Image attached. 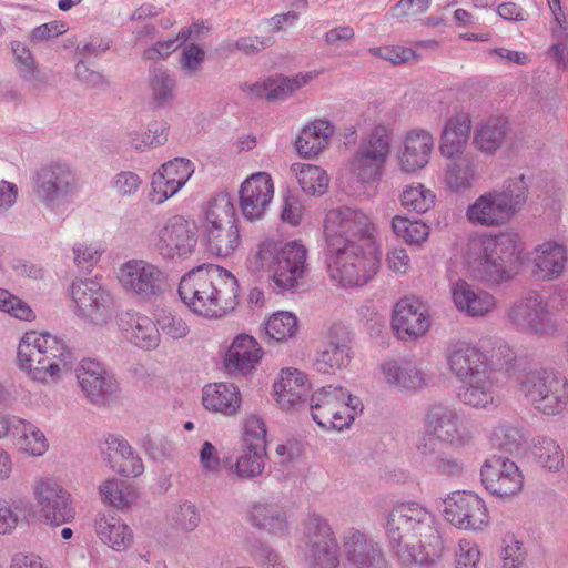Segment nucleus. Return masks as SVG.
Instances as JSON below:
<instances>
[{
  "instance_id": "nucleus-47",
  "label": "nucleus",
  "mask_w": 568,
  "mask_h": 568,
  "mask_svg": "<svg viewBox=\"0 0 568 568\" xmlns=\"http://www.w3.org/2000/svg\"><path fill=\"white\" fill-rule=\"evenodd\" d=\"M236 224V212L232 197L227 193L214 196L204 211L202 229L226 227Z\"/></svg>"
},
{
  "instance_id": "nucleus-48",
  "label": "nucleus",
  "mask_w": 568,
  "mask_h": 568,
  "mask_svg": "<svg viewBox=\"0 0 568 568\" xmlns=\"http://www.w3.org/2000/svg\"><path fill=\"white\" fill-rule=\"evenodd\" d=\"M203 235L210 252L222 257L232 255L240 244L237 224L226 227L203 229Z\"/></svg>"
},
{
  "instance_id": "nucleus-32",
  "label": "nucleus",
  "mask_w": 568,
  "mask_h": 568,
  "mask_svg": "<svg viewBox=\"0 0 568 568\" xmlns=\"http://www.w3.org/2000/svg\"><path fill=\"white\" fill-rule=\"evenodd\" d=\"M434 149L433 135L423 129L407 133L398 154V164L404 172H415L425 168Z\"/></svg>"
},
{
  "instance_id": "nucleus-23",
  "label": "nucleus",
  "mask_w": 568,
  "mask_h": 568,
  "mask_svg": "<svg viewBox=\"0 0 568 568\" xmlns=\"http://www.w3.org/2000/svg\"><path fill=\"white\" fill-rule=\"evenodd\" d=\"M381 374L389 388L400 394L412 395L430 383L420 361L414 358H394L381 364Z\"/></svg>"
},
{
  "instance_id": "nucleus-14",
  "label": "nucleus",
  "mask_w": 568,
  "mask_h": 568,
  "mask_svg": "<svg viewBox=\"0 0 568 568\" xmlns=\"http://www.w3.org/2000/svg\"><path fill=\"white\" fill-rule=\"evenodd\" d=\"M122 287L143 301H153L164 294L170 284L168 273L145 260L125 262L119 273Z\"/></svg>"
},
{
  "instance_id": "nucleus-18",
  "label": "nucleus",
  "mask_w": 568,
  "mask_h": 568,
  "mask_svg": "<svg viewBox=\"0 0 568 568\" xmlns=\"http://www.w3.org/2000/svg\"><path fill=\"white\" fill-rule=\"evenodd\" d=\"M443 503L445 519L458 529L483 531L489 525L486 503L473 491H453Z\"/></svg>"
},
{
  "instance_id": "nucleus-24",
  "label": "nucleus",
  "mask_w": 568,
  "mask_h": 568,
  "mask_svg": "<svg viewBox=\"0 0 568 568\" xmlns=\"http://www.w3.org/2000/svg\"><path fill=\"white\" fill-rule=\"evenodd\" d=\"M444 357L447 369L459 382L491 369L488 356L479 347L466 341L449 342Z\"/></svg>"
},
{
  "instance_id": "nucleus-31",
  "label": "nucleus",
  "mask_w": 568,
  "mask_h": 568,
  "mask_svg": "<svg viewBox=\"0 0 568 568\" xmlns=\"http://www.w3.org/2000/svg\"><path fill=\"white\" fill-rule=\"evenodd\" d=\"M101 453L104 462L123 477H136L144 470L142 459L134 454L130 444L123 438L106 437Z\"/></svg>"
},
{
  "instance_id": "nucleus-49",
  "label": "nucleus",
  "mask_w": 568,
  "mask_h": 568,
  "mask_svg": "<svg viewBox=\"0 0 568 568\" xmlns=\"http://www.w3.org/2000/svg\"><path fill=\"white\" fill-rule=\"evenodd\" d=\"M291 171L306 194L320 196L327 191L329 178L322 168L306 163H293Z\"/></svg>"
},
{
  "instance_id": "nucleus-20",
  "label": "nucleus",
  "mask_w": 568,
  "mask_h": 568,
  "mask_svg": "<svg viewBox=\"0 0 568 568\" xmlns=\"http://www.w3.org/2000/svg\"><path fill=\"white\" fill-rule=\"evenodd\" d=\"M480 477L486 490L500 499L518 495L524 486V476L519 467L501 455H493L485 460Z\"/></svg>"
},
{
  "instance_id": "nucleus-53",
  "label": "nucleus",
  "mask_w": 568,
  "mask_h": 568,
  "mask_svg": "<svg viewBox=\"0 0 568 568\" xmlns=\"http://www.w3.org/2000/svg\"><path fill=\"white\" fill-rule=\"evenodd\" d=\"M11 49L21 78L33 88L43 85L45 77L38 70L30 50L19 41H13Z\"/></svg>"
},
{
  "instance_id": "nucleus-15",
  "label": "nucleus",
  "mask_w": 568,
  "mask_h": 568,
  "mask_svg": "<svg viewBox=\"0 0 568 568\" xmlns=\"http://www.w3.org/2000/svg\"><path fill=\"white\" fill-rule=\"evenodd\" d=\"M74 313L84 322L105 325L114 314V300L110 291L94 280H80L71 285Z\"/></svg>"
},
{
  "instance_id": "nucleus-40",
  "label": "nucleus",
  "mask_w": 568,
  "mask_h": 568,
  "mask_svg": "<svg viewBox=\"0 0 568 568\" xmlns=\"http://www.w3.org/2000/svg\"><path fill=\"white\" fill-rule=\"evenodd\" d=\"M148 87L150 90L151 102L155 108H168L175 101L178 81L174 73L166 67H150Z\"/></svg>"
},
{
  "instance_id": "nucleus-3",
  "label": "nucleus",
  "mask_w": 568,
  "mask_h": 568,
  "mask_svg": "<svg viewBox=\"0 0 568 568\" xmlns=\"http://www.w3.org/2000/svg\"><path fill=\"white\" fill-rule=\"evenodd\" d=\"M521 251L519 237L514 233L471 239L466 252L468 271L489 287L500 285L517 274Z\"/></svg>"
},
{
  "instance_id": "nucleus-50",
  "label": "nucleus",
  "mask_w": 568,
  "mask_h": 568,
  "mask_svg": "<svg viewBox=\"0 0 568 568\" xmlns=\"http://www.w3.org/2000/svg\"><path fill=\"white\" fill-rule=\"evenodd\" d=\"M316 71L298 73L294 77L276 75L268 78V102L283 101L293 95L317 77Z\"/></svg>"
},
{
  "instance_id": "nucleus-13",
  "label": "nucleus",
  "mask_w": 568,
  "mask_h": 568,
  "mask_svg": "<svg viewBox=\"0 0 568 568\" xmlns=\"http://www.w3.org/2000/svg\"><path fill=\"white\" fill-rule=\"evenodd\" d=\"M390 153V130L376 125L362 139L349 165L353 174L362 183H373L381 179Z\"/></svg>"
},
{
  "instance_id": "nucleus-36",
  "label": "nucleus",
  "mask_w": 568,
  "mask_h": 568,
  "mask_svg": "<svg viewBox=\"0 0 568 568\" xmlns=\"http://www.w3.org/2000/svg\"><path fill=\"white\" fill-rule=\"evenodd\" d=\"M263 357V349L256 339L247 334H240L229 347L225 366L229 371L243 374L251 372Z\"/></svg>"
},
{
  "instance_id": "nucleus-62",
  "label": "nucleus",
  "mask_w": 568,
  "mask_h": 568,
  "mask_svg": "<svg viewBox=\"0 0 568 568\" xmlns=\"http://www.w3.org/2000/svg\"><path fill=\"white\" fill-rule=\"evenodd\" d=\"M101 246L95 242H77L72 246L73 263L78 270L90 272L101 257Z\"/></svg>"
},
{
  "instance_id": "nucleus-46",
  "label": "nucleus",
  "mask_w": 568,
  "mask_h": 568,
  "mask_svg": "<svg viewBox=\"0 0 568 568\" xmlns=\"http://www.w3.org/2000/svg\"><path fill=\"white\" fill-rule=\"evenodd\" d=\"M12 436L16 437L18 448L30 456H42L49 448L43 432L27 419L21 418V423L16 424Z\"/></svg>"
},
{
  "instance_id": "nucleus-29",
  "label": "nucleus",
  "mask_w": 568,
  "mask_h": 568,
  "mask_svg": "<svg viewBox=\"0 0 568 568\" xmlns=\"http://www.w3.org/2000/svg\"><path fill=\"white\" fill-rule=\"evenodd\" d=\"M246 519L253 528L271 536L284 537L290 530L287 516L282 506L265 498L253 501L247 507Z\"/></svg>"
},
{
  "instance_id": "nucleus-51",
  "label": "nucleus",
  "mask_w": 568,
  "mask_h": 568,
  "mask_svg": "<svg viewBox=\"0 0 568 568\" xmlns=\"http://www.w3.org/2000/svg\"><path fill=\"white\" fill-rule=\"evenodd\" d=\"M99 494L104 504L118 509L130 507L138 498L134 487L115 478L102 481L99 486Z\"/></svg>"
},
{
  "instance_id": "nucleus-54",
  "label": "nucleus",
  "mask_w": 568,
  "mask_h": 568,
  "mask_svg": "<svg viewBox=\"0 0 568 568\" xmlns=\"http://www.w3.org/2000/svg\"><path fill=\"white\" fill-rule=\"evenodd\" d=\"M435 193L420 183L406 185L399 200L404 209L418 214L426 213L435 204Z\"/></svg>"
},
{
  "instance_id": "nucleus-37",
  "label": "nucleus",
  "mask_w": 568,
  "mask_h": 568,
  "mask_svg": "<svg viewBox=\"0 0 568 568\" xmlns=\"http://www.w3.org/2000/svg\"><path fill=\"white\" fill-rule=\"evenodd\" d=\"M444 168V183L453 192H464L474 186L479 175L477 164L470 154H458L447 158Z\"/></svg>"
},
{
  "instance_id": "nucleus-39",
  "label": "nucleus",
  "mask_w": 568,
  "mask_h": 568,
  "mask_svg": "<svg viewBox=\"0 0 568 568\" xmlns=\"http://www.w3.org/2000/svg\"><path fill=\"white\" fill-rule=\"evenodd\" d=\"M470 133V118L458 113L450 116L442 132L439 151L445 158L463 154Z\"/></svg>"
},
{
  "instance_id": "nucleus-30",
  "label": "nucleus",
  "mask_w": 568,
  "mask_h": 568,
  "mask_svg": "<svg viewBox=\"0 0 568 568\" xmlns=\"http://www.w3.org/2000/svg\"><path fill=\"white\" fill-rule=\"evenodd\" d=\"M450 294L456 308L471 317H483L496 307L493 294L464 280L452 284Z\"/></svg>"
},
{
  "instance_id": "nucleus-55",
  "label": "nucleus",
  "mask_w": 568,
  "mask_h": 568,
  "mask_svg": "<svg viewBox=\"0 0 568 568\" xmlns=\"http://www.w3.org/2000/svg\"><path fill=\"white\" fill-rule=\"evenodd\" d=\"M266 452L244 447L243 453L237 457L235 464L230 467L239 479H254L264 471V456Z\"/></svg>"
},
{
  "instance_id": "nucleus-60",
  "label": "nucleus",
  "mask_w": 568,
  "mask_h": 568,
  "mask_svg": "<svg viewBox=\"0 0 568 568\" xmlns=\"http://www.w3.org/2000/svg\"><path fill=\"white\" fill-rule=\"evenodd\" d=\"M538 463L549 469L559 470L564 465V454L560 446L551 438L544 437L535 445Z\"/></svg>"
},
{
  "instance_id": "nucleus-9",
  "label": "nucleus",
  "mask_w": 568,
  "mask_h": 568,
  "mask_svg": "<svg viewBox=\"0 0 568 568\" xmlns=\"http://www.w3.org/2000/svg\"><path fill=\"white\" fill-rule=\"evenodd\" d=\"M199 231L194 221L183 215L169 217L153 234L152 253L166 263H182L196 252Z\"/></svg>"
},
{
  "instance_id": "nucleus-17",
  "label": "nucleus",
  "mask_w": 568,
  "mask_h": 568,
  "mask_svg": "<svg viewBox=\"0 0 568 568\" xmlns=\"http://www.w3.org/2000/svg\"><path fill=\"white\" fill-rule=\"evenodd\" d=\"M424 427L428 436L450 445L462 446L473 438L468 420L455 407L442 403L427 408Z\"/></svg>"
},
{
  "instance_id": "nucleus-57",
  "label": "nucleus",
  "mask_w": 568,
  "mask_h": 568,
  "mask_svg": "<svg viewBox=\"0 0 568 568\" xmlns=\"http://www.w3.org/2000/svg\"><path fill=\"white\" fill-rule=\"evenodd\" d=\"M394 233L408 244H420L429 235V226L420 221H412L407 217L395 215L392 220Z\"/></svg>"
},
{
  "instance_id": "nucleus-44",
  "label": "nucleus",
  "mask_w": 568,
  "mask_h": 568,
  "mask_svg": "<svg viewBox=\"0 0 568 568\" xmlns=\"http://www.w3.org/2000/svg\"><path fill=\"white\" fill-rule=\"evenodd\" d=\"M508 131L505 118L491 116L478 125L474 142L481 152L493 154L503 145Z\"/></svg>"
},
{
  "instance_id": "nucleus-52",
  "label": "nucleus",
  "mask_w": 568,
  "mask_h": 568,
  "mask_svg": "<svg viewBox=\"0 0 568 568\" xmlns=\"http://www.w3.org/2000/svg\"><path fill=\"white\" fill-rule=\"evenodd\" d=\"M30 514L31 505L28 501L0 498V535L11 534L19 524L28 521Z\"/></svg>"
},
{
  "instance_id": "nucleus-45",
  "label": "nucleus",
  "mask_w": 568,
  "mask_h": 568,
  "mask_svg": "<svg viewBox=\"0 0 568 568\" xmlns=\"http://www.w3.org/2000/svg\"><path fill=\"white\" fill-rule=\"evenodd\" d=\"M170 125L165 121L153 120L144 128L128 133V143L131 149L144 152L166 143Z\"/></svg>"
},
{
  "instance_id": "nucleus-61",
  "label": "nucleus",
  "mask_w": 568,
  "mask_h": 568,
  "mask_svg": "<svg viewBox=\"0 0 568 568\" xmlns=\"http://www.w3.org/2000/svg\"><path fill=\"white\" fill-rule=\"evenodd\" d=\"M142 184V178L133 171H120L110 180L111 191L122 199L135 196Z\"/></svg>"
},
{
  "instance_id": "nucleus-1",
  "label": "nucleus",
  "mask_w": 568,
  "mask_h": 568,
  "mask_svg": "<svg viewBox=\"0 0 568 568\" xmlns=\"http://www.w3.org/2000/svg\"><path fill=\"white\" fill-rule=\"evenodd\" d=\"M385 531L389 548L405 566L434 562L444 549L434 516L416 503L394 506L386 518Z\"/></svg>"
},
{
  "instance_id": "nucleus-25",
  "label": "nucleus",
  "mask_w": 568,
  "mask_h": 568,
  "mask_svg": "<svg viewBox=\"0 0 568 568\" xmlns=\"http://www.w3.org/2000/svg\"><path fill=\"white\" fill-rule=\"evenodd\" d=\"M274 195L272 178L266 172H256L246 178L239 189V205L247 221L261 220Z\"/></svg>"
},
{
  "instance_id": "nucleus-41",
  "label": "nucleus",
  "mask_w": 568,
  "mask_h": 568,
  "mask_svg": "<svg viewBox=\"0 0 568 568\" xmlns=\"http://www.w3.org/2000/svg\"><path fill=\"white\" fill-rule=\"evenodd\" d=\"M202 400L207 410L230 416L240 408L241 395L233 384L213 383L203 388Z\"/></svg>"
},
{
  "instance_id": "nucleus-33",
  "label": "nucleus",
  "mask_w": 568,
  "mask_h": 568,
  "mask_svg": "<svg viewBox=\"0 0 568 568\" xmlns=\"http://www.w3.org/2000/svg\"><path fill=\"white\" fill-rule=\"evenodd\" d=\"M97 537L115 551L126 550L133 542V531L124 520L112 510H102L95 515Z\"/></svg>"
},
{
  "instance_id": "nucleus-27",
  "label": "nucleus",
  "mask_w": 568,
  "mask_h": 568,
  "mask_svg": "<svg viewBox=\"0 0 568 568\" xmlns=\"http://www.w3.org/2000/svg\"><path fill=\"white\" fill-rule=\"evenodd\" d=\"M392 326L400 338L425 335L430 327L427 306L416 297L400 298L393 311Z\"/></svg>"
},
{
  "instance_id": "nucleus-12",
  "label": "nucleus",
  "mask_w": 568,
  "mask_h": 568,
  "mask_svg": "<svg viewBox=\"0 0 568 568\" xmlns=\"http://www.w3.org/2000/svg\"><path fill=\"white\" fill-rule=\"evenodd\" d=\"M33 182L37 200L49 211H59L69 205L79 189L75 172L68 164L59 162L41 166Z\"/></svg>"
},
{
  "instance_id": "nucleus-16",
  "label": "nucleus",
  "mask_w": 568,
  "mask_h": 568,
  "mask_svg": "<svg viewBox=\"0 0 568 568\" xmlns=\"http://www.w3.org/2000/svg\"><path fill=\"white\" fill-rule=\"evenodd\" d=\"M303 542L310 568H337L339 546L327 520L311 515L304 523Z\"/></svg>"
},
{
  "instance_id": "nucleus-58",
  "label": "nucleus",
  "mask_w": 568,
  "mask_h": 568,
  "mask_svg": "<svg viewBox=\"0 0 568 568\" xmlns=\"http://www.w3.org/2000/svg\"><path fill=\"white\" fill-rule=\"evenodd\" d=\"M168 517L174 527L187 532L193 531L201 520L196 506L190 501L172 505Z\"/></svg>"
},
{
  "instance_id": "nucleus-21",
  "label": "nucleus",
  "mask_w": 568,
  "mask_h": 568,
  "mask_svg": "<svg viewBox=\"0 0 568 568\" xmlns=\"http://www.w3.org/2000/svg\"><path fill=\"white\" fill-rule=\"evenodd\" d=\"M78 384L85 398L95 406H105L116 398L119 383L99 362L85 358L75 367Z\"/></svg>"
},
{
  "instance_id": "nucleus-35",
  "label": "nucleus",
  "mask_w": 568,
  "mask_h": 568,
  "mask_svg": "<svg viewBox=\"0 0 568 568\" xmlns=\"http://www.w3.org/2000/svg\"><path fill=\"white\" fill-rule=\"evenodd\" d=\"M121 329L125 338L140 348L152 349L160 343L158 325L146 315L126 312L121 318Z\"/></svg>"
},
{
  "instance_id": "nucleus-56",
  "label": "nucleus",
  "mask_w": 568,
  "mask_h": 568,
  "mask_svg": "<svg viewBox=\"0 0 568 568\" xmlns=\"http://www.w3.org/2000/svg\"><path fill=\"white\" fill-rule=\"evenodd\" d=\"M297 318L290 312L273 314L265 325V332L270 339L284 342L297 333Z\"/></svg>"
},
{
  "instance_id": "nucleus-64",
  "label": "nucleus",
  "mask_w": 568,
  "mask_h": 568,
  "mask_svg": "<svg viewBox=\"0 0 568 568\" xmlns=\"http://www.w3.org/2000/svg\"><path fill=\"white\" fill-rule=\"evenodd\" d=\"M501 561L504 568H519L526 560L527 550L524 542L514 535H507L501 540Z\"/></svg>"
},
{
  "instance_id": "nucleus-28",
  "label": "nucleus",
  "mask_w": 568,
  "mask_h": 568,
  "mask_svg": "<svg viewBox=\"0 0 568 568\" xmlns=\"http://www.w3.org/2000/svg\"><path fill=\"white\" fill-rule=\"evenodd\" d=\"M352 336L347 327L335 324L327 335V342L317 353L314 367L318 373L331 374L346 367L351 362Z\"/></svg>"
},
{
  "instance_id": "nucleus-42",
  "label": "nucleus",
  "mask_w": 568,
  "mask_h": 568,
  "mask_svg": "<svg viewBox=\"0 0 568 568\" xmlns=\"http://www.w3.org/2000/svg\"><path fill=\"white\" fill-rule=\"evenodd\" d=\"M333 133L334 126L329 121L315 120L302 129L295 142L296 150L305 158L316 156L327 146Z\"/></svg>"
},
{
  "instance_id": "nucleus-7",
  "label": "nucleus",
  "mask_w": 568,
  "mask_h": 568,
  "mask_svg": "<svg viewBox=\"0 0 568 568\" xmlns=\"http://www.w3.org/2000/svg\"><path fill=\"white\" fill-rule=\"evenodd\" d=\"M307 250L297 241L278 243L265 241L254 256L256 270L270 273L282 291L296 287L307 270Z\"/></svg>"
},
{
  "instance_id": "nucleus-4",
  "label": "nucleus",
  "mask_w": 568,
  "mask_h": 568,
  "mask_svg": "<svg viewBox=\"0 0 568 568\" xmlns=\"http://www.w3.org/2000/svg\"><path fill=\"white\" fill-rule=\"evenodd\" d=\"M18 364L32 381L61 379L72 368L73 354L63 339L50 333L27 332L18 345Z\"/></svg>"
},
{
  "instance_id": "nucleus-59",
  "label": "nucleus",
  "mask_w": 568,
  "mask_h": 568,
  "mask_svg": "<svg viewBox=\"0 0 568 568\" xmlns=\"http://www.w3.org/2000/svg\"><path fill=\"white\" fill-rule=\"evenodd\" d=\"M490 440L494 447L513 455L520 449L521 433L517 427L501 423L494 428Z\"/></svg>"
},
{
  "instance_id": "nucleus-34",
  "label": "nucleus",
  "mask_w": 568,
  "mask_h": 568,
  "mask_svg": "<svg viewBox=\"0 0 568 568\" xmlns=\"http://www.w3.org/2000/svg\"><path fill=\"white\" fill-rule=\"evenodd\" d=\"M277 403L284 409H296L306 404L310 396V384L306 375L296 368H284L274 385Z\"/></svg>"
},
{
  "instance_id": "nucleus-6",
  "label": "nucleus",
  "mask_w": 568,
  "mask_h": 568,
  "mask_svg": "<svg viewBox=\"0 0 568 568\" xmlns=\"http://www.w3.org/2000/svg\"><path fill=\"white\" fill-rule=\"evenodd\" d=\"M527 196L528 184L521 174L507 180L500 190L480 194L467 206L465 216L475 226L497 227L521 210Z\"/></svg>"
},
{
  "instance_id": "nucleus-2",
  "label": "nucleus",
  "mask_w": 568,
  "mask_h": 568,
  "mask_svg": "<svg viewBox=\"0 0 568 568\" xmlns=\"http://www.w3.org/2000/svg\"><path fill=\"white\" fill-rule=\"evenodd\" d=\"M178 292L192 313L206 318H221L237 305L239 283L227 270L207 264L183 275Z\"/></svg>"
},
{
  "instance_id": "nucleus-38",
  "label": "nucleus",
  "mask_w": 568,
  "mask_h": 568,
  "mask_svg": "<svg viewBox=\"0 0 568 568\" xmlns=\"http://www.w3.org/2000/svg\"><path fill=\"white\" fill-rule=\"evenodd\" d=\"M463 386L458 393L459 399L474 408H489L496 406V393L493 381V371L462 381Z\"/></svg>"
},
{
  "instance_id": "nucleus-8",
  "label": "nucleus",
  "mask_w": 568,
  "mask_h": 568,
  "mask_svg": "<svg viewBox=\"0 0 568 568\" xmlns=\"http://www.w3.org/2000/svg\"><path fill=\"white\" fill-rule=\"evenodd\" d=\"M567 301L560 294L548 297L531 292L519 298L508 310L509 321L517 327L540 336L551 335L558 331Z\"/></svg>"
},
{
  "instance_id": "nucleus-43",
  "label": "nucleus",
  "mask_w": 568,
  "mask_h": 568,
  "mask_svg": "<svg viewBox=\"0 0 568 568\" xmlns=\"http://www.w3.org/2000/svg\"><path fill=\"white\" fill-rule=\"evenodd\" d=\"M567 261L566 248L556 242H546L535 252L536 274L544 280L558 277Z\"/></svg>"
},
{
  "instance_id": "nucleus-63",
  "label": "nucleus",
  "mask_w": 568,
  "mask_h": 568,
  "mask_svg": "<svg viewBox=\"0 0 568 568\" xmlns=\"http://www.w3.org/2000/svg\"><path fill=\"white\" fill-rule=\"evenodd\" d=\"M243 447L266 452V427L261 417L252 415L246 418L243 432Z\"/></svg>"
},
{
  "instance_id": "nucleus-22",
  "label": "nucleus",
  "mask_w": 568,
  "mask_h": 568,
  "mask_svg": "<svg viewBox=\"0 0 568 568\" xmlns=\"http://www.w3.org/2000/svg\"><path fill=\"white\" fill-rule=\"evenodd\" d=\"M327 244L334 239L363 242L375 239V226L363 211L344 206L331 210L324 222Z\"/></svg>"
},
{
  "instance_id": "nucleus-26",
  "label": "nucleus",
  "mask_w": 568,
  "mask_h": 568,
  "mask_svg": "<svg viewBox=\"0 0 568 568\" xmlns=\"http://www.w3.org/2000/svg\"><path fill=\"white\" fill-rule=\"evenodd\" d=\"M342 545L351 568H388L381 545L358 529H347L343 534Z\"/></svg>"
},
{
  "instance_id": "nucleus-10",
  "label": "nucleus",
  "mask_w": 568,
  "mask_h": 568,
  "mask_svg": "<svg viewBox=\"0 0 568 568\" xmlns=\"http://www.w3.org/2000/svg\"><path fill=\"white\" fill-rule=\"evenodd\" d=\"M313 420L326 430H342L351 426L355 414L362 410L358 397L342 386H326L315 390L310 398Z\"/></svg>"
},
{
  "instance_id": "nucleus-11",
  "label": "nucleus",
  "mask_w": 568,
  "mask_h": 568,
  "mask_svg": "<svg viewBox=\"0 0 568 568\" xmlns=\"http://www.w3.org/2000/svg\"><path fill=\"white\" fill-rule=\"evenodd\" d=\"M520 392L536 409L556 415L568 399V382L554 369H532L519 377Z\"/></svg>"
},
{
  "instance_id": "nucleus-5",
  "label": "nucleus",
  "mask_w": 568,
  "mask_h": 568,
  "mask_svg": "<svg viewBox=\"0 0 568 568\" xmlns=\"http://www.w3.org/2000/svg\"><path fill=\"white\" fill-rule=\"evenodd\" d=\"M327 268L331 278L343 287L365 285L377 273L381 252L376 240L363 242L334 239L327 244Z\"/></svg>"
},
{
  "instance_id": "nucleus-19",
  "label": "nucleus",
  "mask_w": 568,
  "mask_h": 568,
  "mask_svg": "<svg viewBox=\"0 0 568 568\" xmlns=\"http://www.w3.org/2000/svg\"><path fill=\"white\" fill-rule=\"evenodd\" d=\"M33 496L47 524L60 526L74 518L71 495L57 479L49 476L37 479Z\"/></svg>"
}]
</instances>
